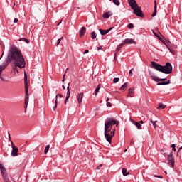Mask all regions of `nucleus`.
I'll use <instances>...</instances> for the list:
<instances>
[{"label":"nucleus","instance_id":"nucleus-46","mask_svg":"<svg viewBox=\"0 0 182 182\" xmlns=\"http://www.w3.org/2000/svg\"><path fill=\"white\" fill-rule=\"evenodd\" d=\"M14 23H18V18H15L14 19Z\"/></svg>","mask_w":182,"mask_h":182},{"label":"nucleus","instance_id":"nucleus-4","mask_svg":"<svg viewBox=\"0 0 182 182\" xmlns=\"http://www.w3.org/2000/svg\"><path fill=\"white\" fill-rule=\"evenodd\" d=\"M116 133V129H104V136L106 139L107 141L112 144V139H113L114 134Z\"/></svg>","mask_w":182,"mask_h":182},{"label":"nucleus","instance_id":"nucleus-27","mask_svg":"<svg viewBox=\"0 0 182 182\" xmlns=\"http://www.w3.org/2000/svg\"><path fill=\"white\" fill-rule=\"evenodd\" d=\"M99 32H100V35H102V36L106 35L105 30H103V29H102V28H100V29H99Z\"/></svg>","mask_w":182,"mask_h":182},{"label":"nucleus","instance_id":"nucleus-54","mask_svg":"<svg viewBox=\"0 0 182 182\" xmlns=\"http://www.w3.org/2000/svg\"><path fill=\"white\" fill-rule=\"evenodd\" d=\"M112 29H114V27H111V28H109V29H108V31H112Z\"/></svg>","mask_w":182,"mask_h":182},{"label":"nucleus","instance_id":"nucleus-25","mask_svg":"<svg viewBox=\"0 0 182 182\" xmlns=\"http://www.w3.org/2000/svg\"><path fill=\"white\" fill-rule=\"evenodd\" d=\"M58 107V97H55V106L53 107V110H56Z\"/></svg>","mask_w":182,"mask_h":182},{"label":"nucleus","instance_id":"nucleus-45","mask_svg":"<svg viewBox=\"0 0 182 182\" xmlns=\"http://www.w3.org/2000/svg\"><path fill=\"white\" fill-rule=\"evenodd\" d=\"M58 96H59V97H63V95H62V94H58L55 96V97H57V100H58Z\"/></svg>","mask_w":182,"mask_h":182},{"label":"nucleus","instance_id":"nucleus-58","mask_svg":"<svg viewBox=\"0 0 182 182\" xmlns=\"http://www.w3.org/2000/svg\"><path fill=\"white\" fill-rule=\"evenodd\" d=\"M62 88L65 90V85H62Z\"/></svg>","mask_w":182,"mask_h":182},{"label":"nucleus","instance_id":"nucleus-60","mask_svg":"<svg viewBox=\"0 0 182 182\" xmlns=\"http://www.w3.org/2000/svg\"><path fill=\"white\" fill-rule=\"evenodd\" d=\"M124 153H126V151H127V149H124Z\"/></svg>","mask_w":182,"mask_h":182},{"label":"nucleus","instance_id":"nucleus-7","mask_svg":"<svg viewBox=\"0 0 182 182\" xmlns=\"http://www.w3.org/2000/svg\"><path fill=\"white\" fill-rule=\"evenodd\" d=\"M149 74L151 76L152 80H154V82H163L164 80H167V78H159L157 77V76H156V75L154 74V73L151 70H149Z\"/></svg>","mask_w":182,"mask_h":182},{"label":"nucleus","instance_id":"nucleus-39","mask_svg":"<svg viewBox=\"0 0 182 182\" xmlns=\"http://www.w3.org/2000/svg\"><path fill=\"white\" fill-rule=\"evenodd\" d=\"M171 148H172V150L173 151H176V144H173L172 145H171Z\"/></svg>","mask_w":182,"mask_h":182},{"label":"nucleus","instance_id":"nucleus-8","mask_svg":"<svg viewBox=\"0 0 182 182\" xmlns=\"http://www.w3.org/2000/svg\"><path fill=\"white\" fill-rule=\"evenodd\" d=\"M167 161L170 167H174L175 161L174 157H173V151H171L170 154L168 155Z\"/></svg>","mask_w":182,"mask_h":182},{"label":"nucleus","instance_id":"nucleus-5","mask_svg":"<svg viewBox=\"0 0 182 182\" xmlns=\"http://www.w3.org/2000/svg\"><path fill=\"white\" fill-rule=\"evenodd\" d=\"M0 171L1 173V177L4 182H10L9 181V175H8V172H6V169L4 164L0 163Z\"/></svg>","mask_w":182,"mask_h":182},{"label":"nucleus","instance_id":"nucleus-63","mask_svg":"<svg viewBox=\"0 0 182 182\" xmlns=\"http://www.w3.org/2000/svg\"><path fill=\"white\" fill-rule=\"evenodd\" d=\"M103 100L100 101V103H102Z\"/></svg>","mask_w":182,"mask_h":182},{"label":"nucleus","instance_id":"nucleus-37","mask_svg":"<svg viewBox=\"0 0 182 182\" xmlns=\"http://www.w3.org/2000/svg\"><path fill=\"white\" fill-rule=\"evenodd\" d=\"M70 97L69 95H66L65 97V102H64V104L66 105V103H68V100H69V98Z\"/></svg>","mask_w":182,"mask_h":182},{"label":"nucleus","instance_id":"nucleus-21","mask_svg":"<svg viewBox=\"0 0 182 182\" xmlns=\"http://www.w3.org/2000/svg\"><path fill=\"white\" fill-rule=\"evenodd\" d=\"M167 107L166 105H164L163 103H161L160 105L157 107L158 110H161L163 109H166Z\"/></svg>","mask_w":182,"mask_h":182},{"label":"nucleus","instance_id":"nucleus-11","mask_svg":"<svg viewBox=\"0 0 182 182\" xmlns=\"http://www.w3.org/2000/svg\"><path fill=\"white\" fill-rule=\"evenodd\" d=\"M163 43H164V45H166L167 49H168L169 52L172 54L174 55V53H176V51H174V50L170 48V47H168V45H171V42H170V41H167L166 43L164 41H162Z\"/></svg>","mask_w":182,"mask_h":182},{"label":"nucleus","instance_id":"nucleus-15","mask_svg":"<svg viewBox=\"0 0 182 182\" xmlns=\"http://www.w3.org/2000/svg\"><path fill=\"white\" fill-rule=\"evenodd\" d=\"M85 33H86V28L82 27L79 31L80 38H82V36H83V35H85Z\"/></svg>","mask_w":182,"mask_h":182},{"label":"nucleus","instance_id":"nucleus-47","mask_svg":"<svg viewBox=\"0 0 182 182\" xmlns=\"http://www.w3.org/2000/svg\"><path fill=\"white\" fill-rule=\"evenodd\" d=\"M161 153L164 155L166 156V153H164V149L161 150Z\"/></svg>","mask_w":182,"mask_h":182},{"label":"nucleus","instance_id":"nucleus-59","mask_svg":"<svg viewBox=\"0 0 182 182\" xmlns=\"http://www.w3.org/2000/svg\"><path fill=\"white\" fill-rule=\"evenodd\" d=\"M62 23V21H60V23H58L57 26H59V24Z\"/></svg>","mask_w":182,"mask_h":182},{"label":"nucleus","instance_id":"nucleus-14","mask_svg":"<svg viewBox=\"0 0 182 182\" xmlns=\"http://www.w3.org/2000/svg\"><path fill=\"white\" fill-rule=\"evenodd\" d=\"M24 86L26 92H28V76L26 75V73H24Z\"/></svg>","mask_w":182,"mask_h":182},{"label":"nucleus","instance_id":"nucleus-40","mask_svg":"<svg viewBox=\"0 0 182 182\" xmlns=\"http://www.w3.org/2000/svg\"><path fill=\"white\" fill-rule=\"evenodd\" d=\"M62 39H63V38L61 37L60 38H59V39L57 41V45H60V42L62 41Z\"/></svg>","mask_w":182,"mask_h":182},{"label":"nucleus","instance_id":"nucleus-12","mask_svg":"<svg viewBox=\"0 0 182 182\" xmlns=\"http://www.w3.org/2000/svg\"><path fill=\"white\" fill-rule=\"evenodd\" d=\"M124 43H121L119 45H118L117 48L115 50V53H114V59L116 60V55H117V53H119V50H120V49H122V48H123Z\"/></svg>","mask_w":182,"mask_h":182},{"label":"nucleus","instance_id":"nucleus-36","mask_svg":"<svg viewBox=\"0 0 182 182\" xmlns=\"http://www.w3.org/2000/svg\"><path fill=\"white\" fill-rule=\"evenodd\" d=\"M119 80H120V78L115 77L113 79V83H117V82H119Z\"/></svg>","mask_w":182,"mask_h":182},{"label":"nucleus","instance_id":"nucleus-6","mask_svg":"<svg viewBox=\"0 0 182 182\" xmlns=\"http://www.w3.org/2000/svg\"><path fill=\"white\" fill-rule=\"evenodd\" d=\"M8 135H9V139L11 144V149H12L11 156L13 157H16V156H18V151H19V149L16 146H15V144L12 141V139H11V134H9V133H8Z\"/></svg>","mask_w":182,"mask_h":182},{"label":"nucleus","instance_id":"nucleus-61","mask_svg":"<svg viewBox=\"0 0 182 182\" xmlns=\"http://www.w3.org/2000/svg\"><path fill=\"white\" fill-rule=\"evenodd\" d=\"M100 168L99 166L97 167V169L99 170Z\"/></svg>","mask_w":182,"mask_h":182},{"label":"nucleus","instance_id":"nucleus-32","mask_svg":"<svg viewBox=\"0 0 182 182\" xmlns=\"http://www.w3.org/2000/svg\"><path fill=\"white\" fill-rule=\"evenodd\" d=\"M127 28L129 29H133L134 28V26L133 25V23H130L127 25Z\"/></svg>","mask_w":182,"mask_h":182},{"label":"nucleus","instance_id":"nucleus-38","mask_svg":"<svg viewBox=\"0 0 182 182\" xmlns=\"http://www.w3.org/2000/svg\"><path fill=\"white\" fill-rule=\"evenodd\" d=\"M154 177L156 178H163V176L161 175H154Z\"/></svg>","mask_w":182,"mask_h":182},{"label":"nucleus","instance_id":"nucleus-20","mask_svg":"<svg viewBox=\"0 0 182 182\" xmlns=\"http://www.w3.org/2000/svg\"><path fill=\"white\" fill-rule=\"evenodd\" d=\"M122 174L124 177H127V176L130 174V172H127V169H126V168H122Z\"/></svg>","mask_w":182,"mask_h":182},{"label":"nucleus","instance_id":"nucleus-30","mask_svg":"<svg viewBox=\"0 0 182 182\" xmlns=\"http://www.w3.org/2000/svg\"><path fill=\"white\" fill-rule=\"evenodd\" d=\"M112 1L114 5H117V6H119V5H120V1L119 0H112Z\"/></svg>","mask_w":182,"mask_h":182},{"label":"nucleus","instance_id":"nucleus-29","mask_svg":"<svg viewBox=\"0 0 182 182\" xmlns=\"http://www.w3.org/2000/svg\"><path fill=\"white\" fill-rule=\"evenodd\" d=\"M49 149H50V145H47L45 148L44 150V154H46V153H48V151H49Z\"/></svg>","mask_w":182,"mask_h":182},{"label":"nucleus","instance_id":"nucleus-62","mask_svg":"<svg viewBox=\"0 0 182 182\" xmlns=\"http://www.w3.org/2000/svg\"><path fill=\"white\" fill-rule=\"evenodd\" d=\"M100 167H103V165L100 164Z\"/></svg>","mask_w":182,"mask_h":182},{"label":"nucleus","instance_id":"nucleus-49","mask_svg":"<svg viewBox=\"0 0 182 182\" xmlns=\"http://www.w3.org/2000/svg\"><path fill=\"white\" fill-rule=\"evenodd\" d=\"M109 32H110V30H109V29L105 30V35H107V33H109Z\"/></svg>","mask_w":182,"mask_h":182},{"label":"nucleus","instance_id":"nucleus-19","mask_svg":"<svg viewBox=\"0 0 182 182\" xmlns=\"http://www.w3.org/2000/svg\"><path fill=\"white\" fill-rule=\"evenodd\" d=\"M132 124H134V126H136V128L139 129V130H141V125L140 124L139 122H137L134 120H132Z\"/></svg>","mask_w":182,"mask_h":182},{"label":"nucleus","instance_id":"nucleus-24","mask_svg":"<svg viewBox=\"0 0 182 182\" xmlns=\"http://www.w3.org/2000/svg\"><path fill=\"white\" fill-rule=\"evenodd\" d=\"M99 90H100V84H99L97 87L95 88V96H97V94L99 93Z\"/></svg>","mask_w":182,"mask_h":182},{"label":"nucleus","instance_id":"nucleus-41","mask_svg":"<svg viewBox=\"0 0 182 182\" xmlns=\"http://www.w3.org/2000/svg\"><path fill=\"white\" fill-rule=\"evenodd\" d=\"M128 4H132L133 2H136V0H127Z\"/></svg>","mask_w":182,"mask_h":182},{"label":"nucleus","instance_id":"nucleus-64","mask_svg":"<svg viewBox=\"0 0 182 182\" xmlns=\"http://www.w3.org/2000/svg\"><path fill=\"white\" fill-rule=\"evenodd\" d=\"M164 173H165L166 175H167V171H165Z\"/></svg>","mask_w":182,"mask_h":182},{"label":"nucleus","instance_id":"nucleus-44","mask_svg":"<svg viewBox=\"0 0 182 182\" xmlns=\"http://www.w3.org/2000/svg\"><path fill=\"white\" fill-rule=\"evenodd\" d=\"M130 145L134 146V140L132 139L130 141Z\"/></svg>","mask_w":182,"mask_h":182},{"label":"nucleus","instance_id":"nucleus-2","mask_svg":"<svg viewBox=\"0 0 182 182\" xmlns=\"http://www.w3.org/2000/svg\"><path fill=\"white\" fill-rule=\"evenodd\" d=\"M129 5L131 6L132 9H133L134 14H135L136 16H139L140 18H144V14L141 11V7L139 6V4H137L136 1L130 3Z\"/></svg>","mask_w":182,"mask_h":182},{"label":"nucleus","instance_id":"nucleus-28","mask_svg":"<svg viewBox=\"0 0 182 182\" xmlns=\"http://www.w3.org/2000/svg\"><path fill=\"white\" fill-rule=\"evenodd\" d=\"M25 92H26V97L25 100H29V95H28L29 90L28 88L27 87V92H26V88H25Z\"/></svg>","mask_w":182,"mask_h":182},{"label":"nucleus","instance_id":"nucleus-48","mask_svg":"<svg viewBox=\"0 0 182 182\" xmlns=\"http://www.w3.org/2000/svg\"><path fill=\"white\" fill-rule=\"evenodd\" d=\"M87 53H89V50H85L84 51V55H86Z\"/></svg>","mask_w":182,"mask_h":182},{"label":"nucleus","instance_id":"nucleus-1","mask_svg":"<svg viewBox=\"0 0 182 182\" xmlns=\"http://www.w3.org/2000/svg\"><path fill=\"white\" fill-rule=\"evenodd\" d=\"M151 63L153 69L158 70V72H161L165 75H170V73H172L173 72V65H171V63H166L165 65H161L154 61H151Z\"/></svg>","mask_w":182,"mask_h":182},{"label":"nucleus","instance_id":"nucleus-51","mask_svg":"<svg viewBox=\"0 0 182 182\" xmlns=\"http://www.w3.org/2000/svg\"><path fill=\"white\" fill-rule=\"evenodd\" d=\"M65 75L64 74L63 76L62 82H65Z\"/></svg>","mask_w":182,"mask_h":182},{"label":"nucleus","instance_id":"nucleus-57","mask_svg":"<svg viewBox=\"0 0 182 182\" xmlns=\"http://www.w3.org/2000/svg\"><path fill=\"white\" fill-rule=\"evenodd\" d=\"M109 100H110V98L107 97V100H106V102H109Z\"/></svg>","mask_w":182,"mask_h":182},{"label":"nucleus","instance_id":"nucleus-34","mask_svg":"<svg viewBox=\"0 0 182 182\" xmlns=\"http://www.w3.org/2000/svg\"><path fill=\"white\" fill-rule=\"evenodd\" d=\"M29 102V100H25V112H26V109L28 107V103Z\"/></svg>","mask_w":182,"mask_h":182},{"label":"nucleus","instance_id":"nucleus-53","mask_svg":"<svg viewBox=\"0 0 182 182\" xmlns=\"http://www.w3.org/2000/svg\"><path fill=\"white\" fill-rule=\"evenodd\" d=\"M138 123H139V124H143L144 122H143V120H141L139 122H138Z\"/></svg>","mask_w":182,"mask_h":182},{"label":"nucleus","instance_id":"nucleus-31","mask_svg":"<svg viewBox=\"0 0 182 182\" xmlns=\"http://www.w3.org/2000/svg\"><path fill=\"white\" fill-rule=\"evenodd\" d=\"M96 37H97L96 33L95 31L92 32V33H91L92 39H96Z\"/></svg>","mask_w":182,"mask_h":182},{"label":"nucleus","instance_id":"nucleus-33","mask_svg":"<svg viewBox=\"0 0 182 182\" xmlns=\"http://www.w3.org/2000/svg\"><path fill=\"white\" fill-rule=\"evenodd\" d=\"M151 123H152L154 129H156V127H157V125L156 124V123H157V121H153L152 119L151 120Z\"/></svg>","mask_w":182,"mask_h":182},{"label":"nucleus","instance_id":"nucleus-55","mask_svg":"<svg viewBox=\"0 0 182 182\" xmlns=\"http://www.w3.org/2000/svg\"><path fill=\"white\" fill-rule=\"evenodd\" d=\"M154 35H156L157 36V38L159 39V41H161V38L160 37H159V36H157V34L154 33Z\"/></svg>","mask_w":182,"mask_h":182},{"label":"nucleus","instance_id":"nucleus-43","mask_svg":"<svg viewBox=\"0 0 182 182\" xmlns=\"http://www.w3.org/2000/svg\"><path fill=\"white\" fill-rule=\"evenodd\" d=\"M107 107H112V103H110V102H107Z\"/></svg>","mask_w":182,"mask_h":182},{"label":"nucleus","instance_id":"nucleus-52","mask_svg":"<svg viewBox=\"0 0 182 182\" xmlns=\"http://www.w3.org/2000/svg\"><path fill=\"white\" fill-rule=\"evenodd\" d=\"M0 79H1V80H2L3 82H6L5 79H4V77H0Z\"/></svg>","mask_w":182,"mask_h":182},{"label":"nucleus","instance_id":"nucleus-42","mask_svg":"<svg viewBox=\"0 0 182 182\" xmlns=\"http://www.w3.org/2000/svg\"><path fill=\"white\" fill-rule=\"evenodd\" d=\"M129 76H133V69L129 70Z\"/></svg>","mask_w":182,"mask_h":182},{"label":"nucleus","instance_id":"nucleus-13","mask_svg":"<svg viewBox=\"0 0 182 182\" xmlns=\"http://www.w3.org/2000/svg\"><path fill=\"white\" fill-rule=\"evenodd\" d=\"M112 15H113V13H112L110 11H107V12H105L102 15V17L104 18V19H109V18H110V16H112Z\"/></svg>","mask_w":182,"mask_h":182},{"label":"nucleus","instance_id":"nucleus-9","mask_svg":"<svg viewBox=\"0 0 182 182\" xmlns=\"http://www.w3.org/2000/svg\"><path fill=\"white\" fill-rule=\"evenodd\" d=\"M123 42L124 43H124V45L125 44L133 45V43L134 45H137V43L134 40H133V38H126L125 40H124Z\"/></svg>","mask_w":182,"mask_h":182},{"label":"nucleus","instance_id":"nucleus-17","mask_svg":"<svg viewBox=\"0 0 182 182\" xmlns=\"http://www.w3.org/2000/svg\"><path fill=\"white\" fill-rule=\"evenodd\" d=\"M133 95H134V89L133 88H129L128 90V95L129 97H133Z\"/></svg>","mask_w":182,"mask_h":182},{"label":"nucleus","instance_id":"nucleus-18","mask_svg":"<svg viewBox=\"0 0 182 182\" xmlns=\"http://www.w3.org/2000/svg\"><path fill=\"white\" fill-rule=\"evenodd\" d=\"M166 85H170V80H168V81H163L161 82L157 83L158 86H164Z\"/></svg>","mask_w":182,"mask_h":182},{"label":"nucleus","instance_id":"nucleus-10","mask_svg":"<svg viewBox=\"0 0 182 182\" xmlns=\"http://www.w3.org/2000/svg\"><path fill=\"white\" fill-rule=\"evenodd\" d=\"M83 92H80L77 94L76 97L79 106H82V102H83Z\"/></svg>","mask_w":182,"mask_h":182},{"label":"nucleus","instance_id":"nucleus-22","mask_svg":"<svg viewBox=\"0 0 182 182\" xmlns=\"http://www.w3.org/2000/svg\"><path fill=\"white\" fill-rule=\"evenodd\" d=\"M70 86V82H69L68 84L66 96H70V88L69 87Z\"/></svg>","mask_w":182,"mask_h":182},{"label":"nucleus","instance_id":"nucleus-16","mask_svg":"<svg viewBox=\"0 0 182 182\" xmlns=\"http://www.w3.org/2000/svg\"><path fill=\"white\" fill-rule=\"evenodd\" d=\"M157 15V1H154V9L152 14V17L154 18Z\"/></svg>","mask_w":182,"mask_h":182},{"label":"nucleus","instance_id":"nucleus-26","mask_svg":"<svg viewBox=\"0 0 182 182\" xmlns=\"http://www.w3.org/2000/svg\"><path fill=\"white\" fill-rule=\"evenodd\" d=\"M19 41H24V42H26V43H27L28 45H29L31 41H29V39L26 38H20Z\"/></svg>","mask_w":182,"mask_h":182},{"label":"nucleus","instance_id":"nucleus-56","mask_svg":"<svg viewBox=\"0 0 182 182\" xmlns=\"http://www.w3.org/2000/svg\"><path fill=\"white\" fill-rule=\"evenodd\" d=\"M97 49H98V50H100V49H103V48H102V46H100V47H97Z\"/></svg>","mask_w":182,"mask_h":182},{"label":"nucleus","instance_id":"nucleus-23","mask_svg":"<svg viewBox=\"0 0 182 182\" xmlns=\"http://www.w3.org/2000/svg\"><path fill=\"white\" fill-rule=\"evenodd\" d=\"M127 86H129V83L125 82V83H124V84L121 86V87H120L119 89H120V90H124V89H126V88L127 87Z\"/></svg>","mask_w":182,"mask_h":182},{"label":"nucleus","instance_id":"nucleus-35","mask_svg":"<svg viewBox=\"0 0 182 182\" xmlns=\"http://www.w3.org/2000/svg\"><path fill=\"white\" fill-rule=\"evenodd\" d=\"M18 68H19V66H16V64H15V67L13 68L14 72H17V73H19V71L18 70Z\"/></svg>","mask_w":182,"mask_h":182},{"label":"nucleus","instance_id":"nucleus-50","mask_svg":"<svg viewBox=\"0 0 182 182\" xmlns=\"http://www.w3.org/2000/svg\"><path fill=\"white\" fill-rule=\"evenodd\" d=\"M181 150H182V146H181V147L178 149V152H177V153H178H178H180V151H181Z\"/></svg>","mask_w":182,"mask_h":182},{"label":"nucleus","instance_id":"nucleus-3","mask_svg":"<svg viewBox=\"0 0 182 182\" xmlns=\"http://www.w3.org/2000/svg\"><path fill=\"white\" fill-rule=\"evenodd\" d=\"M114 124H116L117 127L119 126V122H117L113 117L107 118L105 122L104 129L107 130H112V127H113Z\"/></svg>","mask_w":182,"mask_h":182}]
</instances>
